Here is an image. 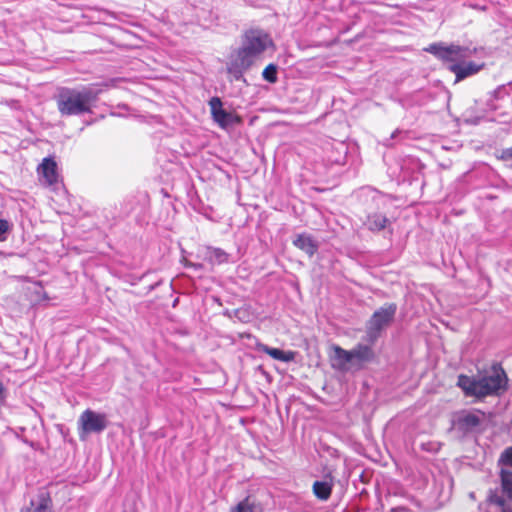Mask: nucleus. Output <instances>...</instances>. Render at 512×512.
I'll return each mask as SVG.
<instances>
[{"label":"nucleus","mask_w":512,"mask_h":512,"mask_svg":"<svg viewBox=\"0 0 512 512\" xmlns=\"http://www.w3.org/2000/svg\"><path fill=\"white\" fill-rule=\"evenodd\" d=\"M114 80L81 86L78 88L62 87L55 96L57 109L61 116H79L90 113L98 96L114 85Z\"/></svg>","instance_id":"nucleus-1"},{"label":"nucleus","mask_w":512,"mask_h":512,"mask_svg":"<svg viewBox=\"0 0 512 512\" xmlns=\"http://www.w3.org/2000/svg\"><path fill=\"white\" fill-rule=\"evenodd\" d=\"M507 384V375L500 364H493L489 371L479 377L460 374L457 379V386L465 396L479 400L500 395L507 389Z\"/></svg>","instance_id":"nucleus-2"},{"label":"nucleus","mask_w":512,"mask_h":512,"mask_svg":"<svg viewBox=\"0 0 512 512\" xmlns=\"http://www.w3.org/2000/svg\"><path fill=\"white\" fill-rule=\"evenodd\" d=\"M272 46L273 40L268 33L260 29L248 30L244 34L242 46L237 52L236 61L229 68L230 73H233L236 79H240L242 73Z\"/></svg>","instance_id":"nucleus-3"},{"label":"nucleus","mask_w":512,"mask_h":512,"mask_svg":"<svg viewBox=\"0 0 512 512\" xmlns=\"http://www.w3.org/2000/svg\"><path fill=\"white\" fill-rule=\"evenodd\" d=\"M427 51L443 61L453 63L450 66V70L456 75L458 81L477 73L481 68L480 65L473 62H464L465 59L471 57L474 53V51L468 47L432 44L427 48Z\"/></svg>","instance_id":"nucleus-4"},{"label":"nucleus","mask_w":512,"mask_h":512,"mask_svg":"<svg viewBox=\"0 0 512 512\" xmlns=\"http://www.w3.org/2000/svg\"><path fill=\"white\" fill-rule=\"evenodd\" d=\"M500 477L503 493L490 491L487 498L488 512H512V470L500 468Z\"/></svg>","instance_id":"nucleus-5"},{"label":"nucleus","mask_w":512,"mask_h":512,"mask_svg":"<svg viewBox=\"0 0 512 512\" xmlns=\"http://www.w3.org/2000/svg\"><path fill=\"white\" fill-rule=\"evenodd\" d=\"M396 310L395 304H385L374 312L367 326V335L370 341L376 340L380 332L392 322Z\"/></svg>","instance_id":"nucleus-6"},{"label":"nucleus","mask_w":512,"mask_h":512,"mask_svg":"<svg viewBox=\"0 0 512 512\" xmlns=\"http://www.w3.org/2000/svg\"><path fill=\"white\" fill-rule=\"evenodd\" d=\"M78 424L80 437L84 439L88 434L101 433L104 431L108 425V421L105 414L87 409L81 414Z\"/></svg>","instance_id":"nucleus-7"},{"label":"nucleus","mask_w":512,"mask_h":512,"mask_svg":"<svg viewBox=\"0 0 512 512\" xmlns=\"http://www.w3.org/2000/svg\"><path fill=\"white\" fill-rule=\"evenodd\" d=\"M483 415L480 411H460L453 420V426L463 434L469 433L480 425Z\"/></svg>","instance_id":"nucleus-8"},{"label":"nucleus","mask_w":512,"mask_h":512,"mask_svg":"<svg viewBox=\"0 0 512 512\" xmlns=\"http://www.w3.org/2000/svg\"><path fill=\"white\" fill-rule=\"evenodd\" d=\"M38 174L43 184L53 186L58 182L57 164L52 158H44L38 166Z\"/></svg>","instance_id":"nucleus-9"},{"label":"nucleus","mask_w":512,"mask_h":512,"mask_svg":"<svg viewBox=\"0 0 512 512\" xmlns=\"http://www.w3.org/2000/svg\"><path fill=\"white\" fill-rule=\"evenodd\" d=\"M209 106L213 120L220 127L226 128L233 123V115L222 108V101L219 97H212L209 101Z\"/></svg>","instance_id":"nucleus-10"},{"label":"nucleus","mask_w":512,"mask_h":512,"mask_svg":"<svg viewBox=\"0 0 512 512\" xmlns=\"http://www.w3.org/2000/svg\"><path fill=\"white\" fill-rule=\"evenodd\" d=\"M24 512H54L52 501L46 493H40L33 498Z\"/></svg>","instance_id":"nucleus-11"},{"label":"nucleus","mask_w":512,"mask_h":512,"mask_svg":"<svg viewBox=\"0 0 512 512\" xmlns=\"http://www.w3.org/2000/svg\"><path fill=\"white\" fill-rule=\"evenodd\" d=\"M259 350L271 356L273 359L282 362H291L295 358V352L293 351H283L278 348H272L264 344L259 346Z\"/></svg>","instance_id":"nucleus-12"},{"label":"nucleus","mask_w":512,"mask_h":512,"mask_svg":"<svg viewBox=\"0 0 512 512\" xmlns=\"http://www.w3.org/2000/svg\"><path fill=\"white\" fill-rule=\"evenodd\" d=\"M229 255L220 248L208 247L204 254V260L212 266L228 262Z\"/></svg>","instance_id":"nucleus-13"},{"label":"nucleus","mask_w":512,"mask_h":512,"mask_svg":"<svg viewBox=\"0 0 512 512\" xmlns=\"http://www.w3.org/2000/svg\"><path fill=\"white\" fill-rule=\"evenodd\" d=\"M334 366L340 370H347L352 363L351 350H345L339 346L334 347Z\"/></svg>","instance_id":"nucleus-14"},{"label":"nucleus","mask_w":512,"mask_h":512,"mask_svg":"<svg viewBox=\"0 0 512 512\" xmlns=\"http://www.w3.org/2000/svg\"><path fill=\"white\" fill-rule=\"evenodd\" d=\"M333 488L332 479H325L322 481H315L313 484L314 495L322 501L329 499Z\"/></svg>","instance_id":"nucleus-15"},{"label":"nucleus","mask_w":512,"mask_h":512,"mask_svg":"<svg viewBox=\"0 0 512 512\" xmlns=\"http://www.w3.org/2000/svg\"><path fill=\"white\" fill-rule=\"evenodd\" d=\"M293 244L297 248L307 253L309 256L314 255V253L317 250V245L315 241L312 239V237L305 234L298 235L296 239L293 241Z\"/></svg>","instance_id":"nucleus-16"},{"label":"nucleus","mask_w":512,"mask_h":512,"mask_svg":"<svg viewBox=\"0 0 512 512\" xmlns=\"http://www.w3.org/2000/svg\"><path fill=\"white\" fill-rule=\"evenodd\" d=\"M262 506L260 503L251 499V497H246L242 501H240L236 506L232 507L230 512H262Z\"/></svg>","instance_id":"nucleus-17"},{"label":"nucleus","mask_w":512,"mask_h":512,"mask_svg":"<svg viewBox=\"0 0 512 512\" xmlns=\"http://www.w3.org/2000/svg\"><path fill=\"white\" fill-rule=\"evenodd\" d=\"M387 223L388 219L386 216L380 213H374L368 216L366 226L369 230L376 232L384 229Z\"/></svg>","instance_id":"nucleus-18"},{"label":"nucleus","mask_w":512,"mask_h":512,"mask_svg":"<svg viewBox=\"0 0 512 512\" xmlns=\"http://www.w3.org/2000/svg\"><path fill=\"white\" fill-rule=\"evenodd\" d=\"M352 362L356 360L357 362L368 361L373 357L372 349L367 345H358L354 349L351 350Z\"/></svg>","instance_id":"nucleus-19"},{"label":"nucleus","mask_w":512,"mask_h":512,"mask_svg":"<svg viewBox=\"0 0 512 512\" xmlns=\"http://www.w3.org/2000/svg\"><path fill=\"white\" fill-rule=\"evenodd\" d=\"M500 468H507L512 470V447L503 451L499 459Z\"/></svg>","instance_id":"nucleus-20"},{"label":"nucleus","mask_w":512,"mask_h":512,"mask_svg":"<svg viewBox=\"0 0 512 512\" xmlns=\"http://www.w3.org/2000/svg\"><path fill=\"white\" fill-rule=\"evenodd\" d=\"M262 76L269 83H275L277 81V66L274 64H269L263 70Z\"/></svg>","instance_id":"nucleus-21"},{"label":"nucleus","mask_w":512,"mask_h":512,"mask_svg":"<svg viewBox=\"0 0 512 512\" xmlns=\"http://www.w3.org/2000/svg\"><path fill=\"white\" fill-rule=\"evenodd\" d=\"M9 223L6 220L0 219V240H2V236L8 231Z\"/></svg>","instance_id":"nucleus-22"},{"label":"nucleus","mask_w":512,"mask_h":512,"mask_svg":"<svg viewBox=\"0 0 512 512\" xmlns=\"http://www.w3.org/2000/svg\"><path fill=\"white\" fill-rule=\"evenodd\" d=\"M501 159L511 160L512 159V146L501 151Z\"/></svg>","instance_id":"nucleus-23"},{"label":"nucleus","mask_w":512,"mask_h":512,"mask_svg":"<svg viewBox=\"0 0 512 512\" xmlns=\"http://www.w3.org/2000/svg\"><path fill=\"white\" fill-rule=\"evenodd\" d=\"M185 265H186L187 267H192V268H194V269H196V270H199V269H202V268H203V265H202V264H200V263L187 262Z\"/></svg>","instance_id":"nucleus-24"},{"label":"nucleus","mask_w":512,"mask_h":512,"mask_svg":"<svg viewBox=\"0 0 512 512\" xmlns=\"http://www.w3.org/2000/svg\"><path fill=\"white\" fill-rule=\"evenodd\" d=\"M400 133L399 130H395L392 134H391V138L390 139H387L386 142H385V145H391V142L390 140L394 139L398 134Z\"/></svg>","instance_id":"nucleus-25"},{"label":"nucleus","mask_w":512,"mask_h":512,"mask_svg":"<svg viewBox=\"0 0 512 512\" xmlns=\"http://www.w3.org/2000/svg\"><path fill=\"white\" fill-rule=\"evenodd\" d=\"M504 88H498L496 91H495V94L498 95L502 92Z\"/></svg>","instance_id":"nucleus-26"}]
</instances>
